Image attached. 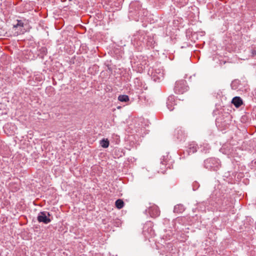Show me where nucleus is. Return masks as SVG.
<instances>
[{"instance_id": "obj_22", "label": "nucleus", "mask_w": 256, "mask_h": 256, "mask_svg": "<svg viewBox=\"0 0 256 256\" xmlns=\"http://www.w3.org/2000/svg\"><path fill=\"white\" fill-rule=\"evenodd\" d=\"M121 107L120 106H118L117 108H120Z\"/></svg>"}, {"instance_id": "obj_15", "label": "nucleus", "mask_w": 256, "mask_h": 256, "mask_svg": "<svg viewBox=\"0 0 256 256\" xmlns=\"http://www.w3.org/2000/svg\"><path fill=\"white\" fill-rule=\"evenodd\" d=\"M24 24L22 20H17V24L14 26V28H17L18 26L23 27Z\"/></svg>"}, {"instance_id": "obj_9", "label": "nucleus", "mask_w": 256, "mask_h": 256, "mask_svg": "<svg viewBox=\"0 0 256 256\" xmlns=\"http://www.w3.org/2000/svg\"><path fill=\"white\" fill-rule=\"evenodd\" d=\"M115 158H120L122 157L123 155H124V152L123 151V150L121 148H118V147L115 148Z\"/></svg>"}, {"instance_id": "obj_2", "label": "nucleus", "mask_w": 256, "mask_h": 256, "mask_svg": "<svg viewBox=\"0 0 256 256\" xmlns=\"http://www.w3.org/2000/svg\"><path fill=\"white\" fill-rule=\"evenodd\" d=\"M52 216L49 212L46 211L40 212L37 216V220L39 222L48 224L52 221Z\"/></svg>"}, {"instance_id": "obj_16", "label": "nucleus", "mask_w": 256, "mask_h": 256, "mask_svg": "<svg viewBox=\"0 0 256 256\" xmlns=\"http://www.w3.org/2000/svg\"><path fill=\"white\" fill-rule=\"evenodd\" d=\"M40 51L42 54L45 55L47 52V49L46 47H42L40 48Z\"/></svg>"}, {"instance_id": "obj_3", "label": "nucleus", "mask_w": 256, "mask_h": 256, "mask_svg": "<svg viewBox=\"0 0 256 256\" xmlns=\"http://www.w3.org/2000/svg\"><path fill=\"white\" fill-rule=\"evenodd\" d=\"M187 90L188 86L185 80H182L176 82L174 90L176 94H182Z\"/></svg>"}, {"instance_id": "obj_11", "label": "nucleus", "mask_w": 256, "mask_h": 256, "mask_svg": "<svg viewBox=\"0 0 256 256\" xmlns=\"http://www.w3.org/2000/svg\"><path fill=\"white\" fill-rule=\"evenodd\" d=\"M118 100L122 102H127L129 101V98L126 94L120 95L118 96Z\"/></svg>"}, {"instance_id": "obj_13", "label": "nucleus", "mask_w": 256, "mask_h": 256, "mask_svg": "<svg viewBox=\"0 0 256 256\" xmlns=\"http://www.w3.org/2000/svg\"><path fill=\"white\" fill-rule=\"evenodd\" d=\"M153 78L154 80H160L163 78V73L159 72L158 76H156V74H153Z\"/></svg>"}, {"instance_id": "obj_19", "label": "nucleus", "mask_w": 256, "mask_h": 256, "mask_svg": "<svg viewBox=\"0 0 256 256\" xmlns=\"http://www.w3.org/2000/svg\"><path fill=\"white\" fill-rule=\"evenodd\" d=\"M251 54H252V56H256V50H252Z\"/></svg>"}, {"instance_id": "obj_6", "label": "nucleus", "mask_w": 256, "mask_h": 256, "mask_svg": "<svg viewBox=\"0 0 256 256\" xmlns=\"http://www.w3.org/2000/svg\"><path fill=\"white\" fill-rule=\"evenodd\" d=\"M232 102L236 108H238L242 104V101L240 97L236 96L232 98Z\"/></svg>"}, {"instance_id": "obj_18", "label": "nucleus", "mask_w": 256, "mask_h": 256, "mask_svg": "<svg viewBox=\"0 0 256 256\" xmlns=\"http://www.w3.org/2000/svg\"><path fill=\"white\" fill-rule=\"evenodd\" d=\"M120 3H121V1H120V2H118V6H116V10H120V8H121Z\"/></svg>"}, {"instance_id": "obj_1", "label": "nucleus", "mask_w": 256, "mask_h": 256, "mask_svg": "<svg viewBox=\"0 0 256 256\" xmlns=\"http://www.w3.org/2000/svg\"><path fill=\"white\" fill-rule=\"evenodd\" d=\"M204 163V167L210 170L216 171L220 167V160L216 158H208Z\"/></svg>"}, {"instance_id": "obj_5", "label": "nucleus", "mask_w": 256, "mask_h": 256, "mask_svg": "<svg viewBox=\"0 0 256 256\" xmlns=\"http://www.w3.org/2000/svg\"><path fill=\"white\" fill-rule=\"evenodd\" d=\"M176 105L174 97L173 96H168L167 102H166V106L168 108L172 111L174 110V106Z\"/></svg>"}, {"instance_id": "obj_8", "label": "nucleus", "mask_w": 256, "mask_h": 256, "mask_svg": "<svg viewBox=\"0 0 256 256\" xmlns=\"http://www.w3.org/2000/svg\"><path fill=\"white\" fill-rule=\"evenodd\" d=\"M198 146L197 144L194 142H192L189 145L188 154H194L198 150Z\"/></svg>"}, {"instance_id": "obj_4", "label": "nucleus", "mask_w": 256, "mask_h": 256, "mask_svg": "<svg viewBox=\"0 0 256 256\" xmlns=\"http://www.w3.org/2000/svg\"><path fill=\"white\" fill-rule=\"evenodd\" d=\"M146 211L148 212L152 217H156L160 214V211L158 208L154 204L150 206L148 210H146Z\"/></svg>"}, {"instance_id": "obj_21", "label": "nucleus", "mask_w": 256, "mask_h": 256, "mask_svg": "<svg viewBox=\"0 0 256 256\" xmlns=\"http://www.w3.org/2000/svg\"><path fill=\"white\" fill-rule=\"evenodd\" d=\"M180 133H181V134L180 136H178L177 138L178 139H182V131L180 130Z\"/></svg>"}, {"instance_id": "obj_17", "label": "nucleus", "mask_w": 256, "mask_h": 256, "mask_svg": "<svg viewBox=\"0 0 256 256\" xmlns=\"http://www.w3.org/2000/svg\"><path fill=\"white\" fill-rule=\"evenodd\" d=\"M121 224V222L120 220H117L114 222H113V226H119Z\"/></svg>"}, {"instance_id": "obj_12", "label": "nucleus", "mask_w": 256, "mask_h": 256, "mask_svg": "<svg viewBox=\"0 0 256 256\" xmlns=\"http://www.w3.org/2000/svg\"><path fill=\"white\" fill-rule=\"evenodd\" d=\"M100 144L102 147L106 148L108 146L109 141L107 139H102V140H100Z\"/></svg>"}, {"instance_id": "obj_7", "label": "nucleus", "mask_w": 256, "mask_h": 256, "mask_svg": "<svg viewBox=\"0 0 256 256\" xmlns=\"http://www.w3.org/2000/svg\"><path fill=\"white\" fill-rule=\"evenodd\" d=\"M185 210L184 206L182 204H178L174 206V212L175 213H182Z\"/></svg>"}, {"instance_id": "obj_10", "label": "nucleus", "mask_w": 256, "mask_h": 256, "mask_svg": "<svg viewBox=\"0 0 256 256\" xmlns=\"http://www.w3.org/2000/svg\"><path fill=\"white\" fill-rule=\"evenodd\" d=\"M124 202L122 199H118L115 202L116 207L118 209L122 208L124 206Z\"/></svg>"}, {"instance_id": "obj_20", "label": "nucleus", "mask_w": 256, "mask_h": 256, "mask_svg": "<svg viewBox=\"0 0 256 256\" xmlns=\"http://www.w3.org/2000/svg\"><path fill=\"white\" fill-rule=\"evenodd\" d=\"M160 163L164 166H165L166 165V162L164 160L163 161H161Z\"/></svg>"}, {"instance_id": "obj_14", "label": "nucleus", "mask_w": 256, "mask_h": 256, "mask_svg": "<svg viewBox=\"0 0 256 256\" xmlns=\"http://www.w3.org/2000/svg\"><path fill=\"white\" fill-rule=\"evenodd\" d=\"M114 140L116 141V144H118L119 142H120V136L117 135V134L114 135V134H113V141Z\"/></svg>"}]
</instances>
